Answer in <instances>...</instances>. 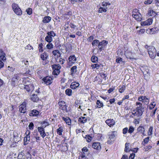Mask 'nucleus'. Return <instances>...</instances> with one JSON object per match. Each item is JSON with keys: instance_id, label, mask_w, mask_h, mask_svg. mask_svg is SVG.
<instances>
[{"instance_id": "48", "label": "nucleus", "mask_w": 159, "mask_h": 159, "mask_svg": "<svg viewBox=\"0 0 159 159\" xmlns=\"http://www.w3.org/2000/svg\"><path fill=\"white\" fill-rule=\"evenodd\" d=\"M19 77L18 75H14V77L12 78V81L14 82H15L16 81V80H15V79L17 80L19 79Z\"/></svg>"}, {"instance_id": "24", "label": "nucleus", "mask_w": 159, "mask_h": 159, "mask_svg": "<svg viewBox=\"0 0 159 159\" xmlns=\"http://www.w3.org/2000/svg\"><path fill=\"white\" fill-rule=\"evenodd\" d=\"M31 100L34 102H37L39 100L37 96L35 94H33L31 97Z\"/></svg>"}, {"instance_id": "46", "label": "nucleus", "mask_w": 159, "mask_h": 159, "mask_svg": "<svg viewBox=\"0 0 159 159\" xmlns=\"http://www.w3.org/2000/svg\"><path fill=\"white\" fill-rule=\"evenodd\" d=\"M98 60V58L95 56H93L91 57V61L93 62H95Z\"/></svg>"}, {"instance_id": "1", "label": "nucleus", "mask_w": 159, "mask_h": 159, "mask_svg": "<svg viewBox=\"0 0 159 159\" xmlns=\"http://www.w3.org/2000/svg\"><path fill=\"white\" fill-rule=\"evenodd\" d=\"M145 48L147 49L150 57L152 59L155 58L156 54V50L155 47L152 46H148L146 45Z\"/></svg>"}, {"instance_id": "47", "label": "nucleus", "mask_w": 159, "mask_h": 159, "mask_svg": "<svg viewBox=\"0 0 159 159\" xmlns=\"http://www.w3.org/2000/svg\"><path fill=\"white\" fill-rule=\"evenodd\" d=\"M125 89V86L123 85L122 87H121L120 89H119V92L122 93L124 90Z\"/></svg>"}, {"instance_id": "18", "label": "nucleus", "mask_w": 159, "mask_h": 159, "mask_svg": "<svg viewBox=\"0 0 159 159\" xmlns=\"http://www.w3.org/2000/svg\"><path fill=\"white\" fill-rule=\"evenodd\" d=\"M92 147L97 150H99L101 149L100 143L99 142H94L92 145Z\"/></svg>"}, {"instance_id": "41", "label": "nucleus", "mask_w": 159, "mask_h": 159, "mask_svg": "<svg viewBox=\"0 0 159 159\" xmlns=\"http://www.w3.org/2000/svg\"><path fill=\"white\" fill-rule=\"evenodd\" d=\"M61 68H58V69H54L53 70V73L54 74L56 75H58L60 73V69Z\"/></svg>"}, {"instance_id": "7", "label": "nucleus", "mask_w": 159, "mask_h": 159, "mask_svg": "<svg viewBox=\"0 0 159 159\" xmlns=\"http://www.w3.org/2000/svg\"><path fill=\"white\" fill-rule=\"evenodd\" d=\"M42 80L46 85H48L52 83V79L50 76H47L43 78Z\"/></svg>"}, {"instance_id": "35", "label": "nucleus", "mask_w": 159, "mask_h": 159, "mask_svg": "<svg viewBox=\"0 0 159 159\" xmlns=\"http://www.w3.org/2000/svg\"><path fill=\"white\" fill-rule=\"evenodd\" d=\"M107 11V9L105 7H100L99 8L98 11L99 13H102L103 12H106Z\"/></svg>"}, {"instance_id": "42", "label": "nucleus", "mask_w": 159, "mask_h": 159, "mask_svg": "<svg viewBox=\"0 0 159 159\" xmlns=\"http://www.w3.org/2000/svg\"><path fill=\"white\" fill-rule=\"evenodd\" d=\"M149 137H148L145 138L143 142H142V144H143L144 145H145V144H147L149 140Z\"/></svg>"}, {"instance_id": "49", "label": "nucleus", "mask_w": 159, "mask_h": 159, "mask_svg": "<svg viewBox=\"0 0 159 159\" xmlns=\"http://www.w3.org/2000/svg\"><path fill=\"white\" fill-rule=\"evenodd\" d=\"M134 128L133 127L130 126L129 127V129L128 130V132L129 133L131 134L134 131Z\"/></svg>"}, {"instance_id": "54", "label": "nucleus", "mask_w": 159, "mask_h": 159, "mask_svg": "<svg viewBox=\"0 0 159 159\" xmlns=\"http://www.w3.org/2000/svg\"><path fill=\"white\" fill-rule=\"evenodd\" d=\"M47 34L48 35H50V34H52L53 36H55L56 34L55 33L54 31H50V32H48L47 33Z\"/></svg>"}, {"instance_id": "13", "label": "nucleus", "mask_w": 159, "mask_h": 159, "mask_svg": "<svg viewBox=\"0 0 159 159\" xmlns=\"http://www.w3.org/2000/svg\"><path fill=\"white\" fill-rule=\"evenodd\" d=\"M152 23V20L149 19L147 20L141 22V25L142 26L149 25Z\"/></svg>"}, {"instance_id": "60", "label": "nucleus", "mask_w": 159, "mask_h": 159, "mask_svg": "<svg viewBox=\"0 0 159 159\" xmlns=\"http://www.w3.org/2000/svg\"><path fill=\"white\" fill-rule=\"evenodd\" d=\"M43 44L42 43H41L40 44H39V48H40L39 49V52H42L43 50L42 49V47H43Z\"/></svg>"}, {"instance_id": "52", "label": "nucleus", "mask_w": 159, "mask_h": 159, "mask_svg": "<svg viewBox=\"0 0 159 159\" xmlns=\"http://www.w3.org/2000/svg\"><path fill=\"white\" fill-rule=\"evenodd\" d=\"M78 159H88L85 155H82L81 156H79Z\"/></svg>"}, {"instance_id": "25", "label": "nucleus", "mask_w": 159, "mask_h": 159, "mask_svg": "<svg viewBox=\"0 0 159 159\" xmlns=\"http://www.w3.org/2000/svg\"><path fill=\"white\" fill-rule=\"evenodd\" d=\"M52 53L54 56H57V57H61V54L60 52L57 50H53L52 52Z\"/></svg>"}, {"instance_id": "23", "label": "nucleus", "mask_w": 159, "mask_h": 159, "mask_svg": "<svg viewBox=\"0 0 159 159\" xmlns=\"http://www.w3.org/2000/svg\"><path fill=\"white\" fill-rule=\"evenodd\" d=\"M62 119L63 120L65 121L66 123L68 125H70L71 123V120L69 117H67L66 118L65 117H62Z\"/></svg>"}, {"instance_id": "30", "label": "nucleus", "mask_w": 159, "mask_h": 159, "mask_svg": "<svg viewBox=\"0 0 159 159\" xmlns=\"http://www.w3.org/2000/svg\"><path fill=\"white\" fill-rule=\"evenodd\" d=\"M66 94L68 96H71L72 94V90L70 89H67L65 91Z\"/></svg>"}, {"instance_id": "12", "label": "nucleus", "mask_w": 159, "mask_h": 159, "mask_svg": "<svg viewBox=\"0 0 159 159\" xmlns=\"http://www.w3.org/2000/svg\"><path fill=\"white\" fill-rule=\"evenodd\" d=\"M37 129L41 136L43 138L46 135L44 128L42 127H39Z\"/></svg>"}, {"instance_id": "11", "label": "nucleus", "mask_w": 159, "mask_h": 159, "mask_svg": "<svg viewBox=\"0 0 159 159\" xmlns=\"http://www.w3.org/2000/svg\"><path fill=\"white\" fill-rule=\"evenodd\" d=\"M139 101H142L145 104H148V103L149 100L148 99L146 96H140L138 98Z\"/></svg>"}, {"instance_id": "28", "label": "nucleus", "mask_w": 159, "mask_h": 159, "mask_svg": "<svg viewBox=\"0 0 159 159\" xmlns=\"http://www.w3.org/2000/svg\"><path fill=\"white\" fill-rule=\"evenodd\" d=\"M148 15L152 17H154L156 15L155 12L152 10H150L148 11Z\"/></svg>"}, {"instance_id": "62", "label": "nucleus", "mask_w": 159, "mask_h": 159, "mask_svg": "<svg viewBox=\"0 0 159 159\" xmlns=\"http://www.w3.org/2000/svg\"><path fill=\"white\" fill-rule=\"evenodd\" d=\"M25 49H33V47H32L29 44L25 47Z\"/></svg>"}, {"instance_id": "26", "label": "nucleus", "mask_w": 159, "mask_h": 159, "mask_svg": "<svg viewBox=\"0 0 159 159\" xmlns=\"http://www.w3.org/2000/svg\"><path fill=\"white\" fill-rule=\"evenodd\" d=\"M72 15V12L70 11H69L66 13H65L63 15V16L65 18L69 19L70 17Z\"/></svg>"}, {"instance_id": "3", "label": "nucleus", "mask_w": 159, "mask_h": 159, "mask_svg": "<svg viewBox=\"0 0 159 159\" xmlns=\"http://www.w3.org/2000/svg\"><path fill=\"white\" fill-rule=\"evenodd\" d=\"M12 7L13 11L16 15H20L22 14V11L18 4L14 3H12Z\"/></svg>"}, {"instance_id": "34", "label": "nucleus", "mask_w": 159, "mask_h": 159, "mask_svg": "<svg viewBox=\"0 0 159 159\" xmlns=\"http://www.w3.org/2000/svg\"><path fill=\"white\" fill-rule=\"evenodd\" d=\"M96 104L98 105L97 106V107L99 108H100L103 106V104L102 102H101V101L99 100H97Z\"/></svg>"}, {"instance_id": "2", "label": "nucleus", "mask_w": 159, "mask_h": 159, "mask_svg": "<svg viewBox=\"0 0 159 159\" xmlns=\"http://www.w3.org/2000/svg\"><path fill=\"white\" fill-rule=\"evenodd\" d=\"M132 16L136 20L140 21L142 20V16L139 12V10L135 9L133 10L132 12Z\"/></svg>"}, {"instance_id": "58", "label": "nucleus", "mask_w": 159, "mask_h": 159, "mask_svg": "<svg viewBox=\"0 0 159 159\" xmlns=\"http://www.w3.org/2000/svg\"><path fill=\"white\" fill-rule=\"evenodd\" d=\"M135 156V154L134 153L131 154L130 155L129 159H134Z\"/></svg>"}, {"instance_id": "50", "label": "nucleus", "mask_w": 159, "mask_h": 159, "mask_svg": "<svg viewBox=\"0 0 159 159\" xmlns=\"http://www.w3.org/2000/svg\"><path fill=\"white\" fill-rule=\"evenodd\" d=\"M136 111V110H134L133 111V112H132V115H133L134 116H139L141 115H139V114L138 113H139L138 112H137V111Z\"/></svg>"}, {"instance_id": "56", "label": "nucleus", "mask_w": 159, "mask_h": 159, "mask_svg": "<svg viewBox=\"0 0 159 159\" xmlns=\"http://www.w3.org/2000/svg\"><path fill=\"white\" fill-rule=\"evenodd\" d=\"M138 130L139 132H140L141 131V132L142 131L144 132V128H143L142 127H139L138 129Z\"/></svg>"}, {"instance_id": "32", "label": "nucleus", "mask_w": 159, "mask_h": 159, "mask_svg": "<svg viewBox=\"0 0 159 159\" xmlns=\"http://www.w3.org/2000/svg\"><path fill=\"white\" fill-rule=\"evenodd\" d=\"M45 40L48 42H51L52 41V39L50 35H48L45 38Z\"/></svg>"}, {"instance_id": "59", "label": "nucleus", "mask_w": 159, "mask_h": 159, "mask_svg": "<svg viewBox=\"0 0 159 159\" xmlns=\"http://www.w3.org/2000/svg\"><path fill=\"white\" fill-rule=\"evenodd\" d=\"M93 39L94 37L93 36H91L88 39V40L89 42H91Z\"/></svg>"}, {"instance_id": "40", "label": "nucleus", "mask_w": 159, "mask_h": 159, "mask_svg": "<svg viewBox=\"0 0 159 159\" xmlns=\"http://www.w3.org/2000/svg\"><path fill=\"white\" fill-rule=\"evenodd\" d=\"M63 129L62 127H60L57 129V133L59 135H62V132L63 131Z\"/></svg>"}, {"instance_id": "64", "label": "nucleus", "mask_w": 159, "mask_h": 159, "mask_svg": "<svg viewBox=\"0 0 159 159\" xmlns=\"http://www.w3.org/2000/svg\"><path fill=\"white\" fill-rule=\"evenodd\" d=\"M23 156L20 153L19 154V155L18 156V159H25V158H22Z\"/></svg>"}, {"instance_id": "39", "label": "nucleus", "mask_w": 159, "mask_h": 159, "mask_svg": "<svg viewBox=\"0 0 159 159\" xmlns=\"http://www.w3.org/2000/svg\"><path fill=\"white\" fill-rule=\"evenodd\" d=\"M30 132L29 131L28 132V134L26 135V137L24 138V141H25V142H26L27 141H29L30 140Z\"/></svg>"}, {"instance_id": "37", "label": "nucleus", "mask_w": 159, "mask_h": 159, "mask_svg": "<svg viewBox=\"0 0 159 159\" xmlns=\"http://www.w3.org/2000/svg\"><path fill=\"white\" fill-rule=\"evenodd\" d=\"M99 43V40L96 39L93 40L92 43V44L93 46H97V45Z\"/></svg>"}, {"instance_id": "15", "label": "nucleus", "mask_w": 159, "mask_h": 159, "mask_svg": "<svg viewBox=\"0 0 159 159\" xmlns=\"http://www.w3.org/2000/svg\"><path fill=\"white\" fill-rule=\"evenodd\" d=\"M24 88L28 92L33 90L34 89V86L31 84L24 85Z\"/></svg>"}, {"instance_id": "21", "label": "nucleus", "mask_w": 159, "mask_h": 159, "mask_svg": "<svg viewBox=\"0 0 159 159\" xmlns=\"http://www.w3.org/2000/svg\"><path fill=\"white\" fill-rule=\"evenodd\" d=\"M79 86V84L78 83L75 82L72 83L70 85V87L73 89H75Z\"/></svg>"}, {"instance_id": "14", "label": "nucleus", "mask_w": 159, "mask_h": 159, "mask_svg": "<svg viewBox=\"0 0 159 159\" xmlns=\"http://www.w3.org/2000/svg\"><path fill=\"white\" fill-rule=\"evenodd\" d=\"M5 54L2 49H0V61H4L6 60Z\"/></svg>"}, {"instance_id": "19", "label": "nucleus", "mask_w": 159, "mask_h": 159, "mask_svg": "<svg viewBox=\"0 0 159 159\" xmlns=\"http://www.w3.org/2000/svg\"><path fill=\"white\" fill-rule=\"evenodd\" d=\"M68 60L70 62H71L72 64H74L76 59L75 55H71L69 57Z\"/></svg>"}, {"instance_id": "6", "label": "nucleus", "mask_w": 159, "mask_h": 159, "mask_svg": "<svg viewBox=\"0 0 159 159\" xmlns=\"http://www.w3.org/2000/svg\"><path fill=\"white\" fill-rule=\"evenodd\" d=\"M115 133V131H112L108 133V139L110 140L107 141V143L108 144H110L112 143V142L115 139L116 137L114 134Z\"/></svg>"}, {"instance_id": "53", "label": "nucleus", "mask_w": 159, "mask_h": 159, "mask_svg": "<svg viewBox=\"0 0 159 159\" xmlns=\"http://www.w3.org/2000/svg\"><path fill=\"white\" fill-rule=\"evenodd\" d=\"M34 124L32 122H31L30 123L29 125V127L30 129H33L34 128Z\"/></svg>"}, {"instance_id": "43", "label": "nucleus", "mask_w": 159, "mask_h": 159, "mask_svg": "<svg viewBox=\"0 0 159 159\" xmlns=\"http://www.w3.org/2000/svg\"><path fill=\"white\" fill-rule=\"evenodd\" d=\"M26 11L29 15H31L32 13V9L31 8H28Z\"/></svg>"}, {"instance_id": "29", "label": "nucleus", "mask_w": 159, "mask_h": 159, "mask_svg": "<svg viewBox=\"0 0 159 159\" xmlns=\"http://www.w3.org/2000/svg\"><path fill=\"white\" fill-rule=\"evenodd\" d=\"M77 67L76 66H74L71 68L70 71L71 75L76 73L77 71Z\"/></svg>"}, {"instance_id": "57", "label": "nucleus", "mask_w": 159, "mask_h": 159, "mask_svg": "<svg viewBox=\"0 0 159 159\" xmlns=\"http://www.w3.org/2000/svg\"><path fill=\"white\" fill-rule=\"evenodd\" d=\"M152 2V0H147V1H145L144 2V3L145 4H151Z\"/></svg>"}, {"instance_id": "4", "label": "nucleus", "mask_w": 159, "mask_h": 159, "mask_svg": "<svg viewBox=\"0 0 159 159\" xmlns=\"http://www.w3.org/2000/svg\"><path fill=\"white\" fill-rule=\"evenodd\" d=\"M136 106H138L135 109L137 112L139 113V115H142L144 111V108L142 106V104L140 102H136Z\"/></svg>"}, {"instance_id": "10", "label": "nucleus", "mask_w": 159, "mask_h": 159, "mask_svg": "<svg viewBox=\"0 0 159 159\" xmlns=\"http://www.w3.org/2000/svg\"><path fill=\"white\" fill-rule=\"evenodd\" d=\"M159 29L157 28H154L152 29H147L146 32L150 34H153L156 33L158 31Z\"/></svg>"}, {"instance_id": "22", "label": "nucleus", "mask_w": 159, "mask_h": 159, "mask_svg": "<svg viewBox=\"0 0 159 159\" xmlns=\"http://www.w3.org/2000/svg\"><path fill=\"white\" fill-rule=\"evenodd\" d=\"M87 121V119L85 117H81L79 118L78 122L84 124Z\"/></svg>"}, {"instance_id": "44", "label": "nucleus", "mask_w": 159, "mask_h": 159, "mask_svg": "<svg viewBox=\"0 0 159 159\" xmlns=\"http://www.w3.org/2000/svg\"><path fill=\"white\" fill-rule=\"evenodd\" d=\"M46 47L48 49H51L53 48V45L52 43L49 42L47 45Z\"/></svg>"}, {"instance_id": "31", "label": "nucleus", "mask_w": 159, "mask_h": 159, "mask_svg": "<svg viewBox=\"0 0 159 159\" xmlns=\"http://www.w3.org/2000/svg\"><path fill=\"white\" fill-rule=\"evenodd\" d=\"M129 143H126L125 144V151L126 152H128L130 151H132L131 149H129Z\"/></svg>"}, {"instance_id": "5", "label": "nucleus", "mask_w": 159, "mask_h": 159, "mask_svg": "<svg viewBox=\"0 0 159 159\" xmlns=\"http://www.w3.org/2000/svg\"><path fill=\"white\" fill-rule=\"evenodd\" d=\"M108 43V41L106 40H103L101 42H99L98 44V47L99 48V50L101 52L104 50L105 48V46Z\"/></svg>"}, {"instance_id": "36", "label": "nucleus", "mask_w": 159, "mask_h": 159, "mask_svg": "<svg viewBox=\"0 0 159 159\" xmlns=\"http://www.w3.org/2000/svg\"><path fill=\"white\" fill-rule=\"evenodd\" d=\"M116 62L117 63L124 64L125 61H123V59L121 57H118L116 60Z\"/></svg>"}, {"instance_id": "16", "label": "nucleus", "mask_w": 159, "mask_h": 159, "mask_svg": "<svg viewBox=\"0 0 159 159\" xmlns=\"http://www.w3.org/2000/svg\"><path fill=\"white\" fill-rule=\"evenodd\" d=\"M39 114V112L36 110H33L30 112L29 115L30 116H37Z\"/></svg>"}, {"instance_id": "17", "label": "nucleus", "mask_w": 159, "mask_h": 159, "mask_svg": "<svg viewBox=\"0 0 159 159\" xmlns=\"http://www.w3.org/2000/svg\"><path fill=\"white\" fill-rule=\"evenodd\" d=\"M106 123L109 126L111 127L115 125V122L113 119H108L106 121Z\"/></svg>"}, {"instance_id": "38", "label": "nucleus", "mask_w": 159, "mask_h": 159, "mask_svg": "<svg viewBox=\"0 0 159 159\" xmlns=\"http://www.w3.org/2000/svg\"><path fill=\"white\" fill-rule=\"evenodd\" d=\"M52 68L53 70L54 69H58V68H61V66L59 64H54L52 66Z\"/></svg>"}, {"instance_id": "20", "label": "nucleus", "mask_w": 159, "mask_h": 159, "mask_svg": "<svg viewBox=\"0 0 159 159\" xmlns=\"http://www.w3.org/2000/svg\"><path fill=\"white\" fill-rule=\"evenodd\" d=\"M51 20V18L49 16H45L43 20V23H48Z\"/></svg>"}, {"instance_id": "55", "label": "nucleus", "mask_w": 159, "mask_h": 159, "mask_svg": "<svg viewBox=\"0 0 159 159\" xmlns=\"http://www.w3.org/2000/svg\"><path fill=\"white\" fill-rule=\"evenodd\" d=\"M128 129L126 127L124 128L123 129V133L124 134H125L128 132Z\"/></svg>"}, {"instance_id": "61", "label": "nucleus", "mask_w": 159, "mask_h": 159, "mask_svg": "<svg viewBox=\"0 0 159 159\" xmlns=\"http://www.w3.org/2000/svg\"><path fill=\"white\" fill-rule=\"evenodd\" d=\"M82 152H87L88 151V150L87 149L86 147H84L82 149Z\"/></svg>"}, {"instance_id": "9", "label": "nucleus", "mask_w": 159, "mask_h": 159, "mask_svg": "<svg viewBox=\"0 0 159 159\" xmlns=\"http://www.w3.org/2000/svg\"><path fill=\"white\" fill-rule=\"evenodd\" d=\"M19 111L21 113H25L26 111V103L25 102H23L19 106Z\"/></svg>"}, {"instance_id": "63", "label": "nucleus", "mask_w": 159, "mask_h": 159, "mask_svg": "<svg viewBox=\"0 0 159 159\" xmlns=\"http://www.w3.org/2000/svg\"><path fill=\"white\" fill-rule=\"evenodd\" d=\"M102 5L103 7H105L106 8V9H107V7L106 4V2H103L102 4Z\"/></svg>"}, {"instance_id": "8", "label": "nucleus", "mask_w": 159, "mask_h": 159, "mask_svg": "<svg viewBox=\"0 0 159 159\" xmlns=\"http://www.w3.org/2000/svg\"><path fill=\"white\" fill-rule=\"evenodd\" d=\"M59 105V108L63 111H65L66 112H68L65 102L64 101H61L58 102Z\"/></svg>"}, {"instance_id": "33", "label": "nucleus", "mask_w": 159, "mask_h": 159, "mask_svg": "<svg viewBox=\"0 0 159 159\" xmlns=\"http://www.w3.org/2000/svg\"><path fill=\"white\" fill-rule=\"evenodd\" d=\"M39 123L42 124V127L44 128H45L46 126L49 125V124L48 122L44 121L42 122H40Z\"/></svg>"}, {"instance_id": "45", "label": "nucleus", "mask_w": 159, "mask_h": 159, "mask_svg": "<svg viewBox=\"0 0 159 159\" xmlns=\"http://www.w3.org/2000/svg\"><path fill=\"white\" fill-rule=\"evenodd\" d=\"M157 109V108H156L155 109L152 111V112L150 114V116H151L152 118H154L155 117V115Z\"/></svg>"}, {"instance_id": "51", "label": "nucleus", "mask_w": 159, "mask_h": 159, "mask_svg": "<svg viewBox=\"0 0 159 159\" xmlns=\"http://www.w3.org/2000/svg\"><path fill=\"white\" fill-rule=\"evenodd\" d=\"M85 138L87 140V141L89 142L92 140V137L91 136L89 135H86L85 137Z\"/></svg>"}, {"instance_id": "27", "label": "nucleus", "mask_w": 159, "mask_h": 159, "mask_svg": "<svg viewBox=\"0 0 159 159\" xmlns=\"http://www.w3.org/2000/svg\"><path fill=\"white\" fill-rule=\"evenodd\" d=\"M48 57V55L46 52H44L43 54L41 55V58L43 60H45L47 59Z\"/></svg>"}]
</instances>
